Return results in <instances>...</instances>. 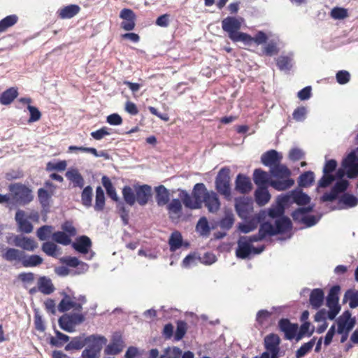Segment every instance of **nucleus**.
Returning a JSON list of instances; mask_svg holds the SVG:
<instances>
[{"label":"nucleus","instance_id":"1","mask_svg":"<svg viewBox=\"0 0 358 358\" xmlns=\"http://www.w3.org/2000/svg\"><path fill=\"white\" fill-rule=\"evenodd\" d=\"M287 226L288 222L285 219L277 221L276 226H273L269 221H265L261 223L257 234L241 237L243 238H245L246 241L252 245L253 242L262 241L267 236H274L278 234H282L285 228Z\"/></svg>","mask_w":358,"mask_h":358},{"label":"nucleus","instance_id":"2","mask_svg":"<svg viewBox=\"0 0 358 358\" xmlns=\"http://www.w3.org/2000/svg\"><path fill=\"white\" fill-rule=\"evenodd\" d=\"M208 192L205 185L201 182L194 186L192 195L185 190H181L179 196L185 207L190 209H199L202 207L203 199Z\"/></svg>","mask_w":358,"mask_h":358},{"label":"nucleus","instance_id":"3","mask_svg":"<svg viewBox=\"0 0 358 358\" xmlns=\"http://www.w3.org/2000/svg\"><path fill=\"white\" fill-rule=\"evenodd\" d=\"M243 19L234 16H228L222 20V29L228 37L234 43L243 42L249 38V34L239 31L241 28Z\"/></svg>","mask_w":358,"mask_h":358},{"label":"nucleus","instance_id":"4","mask_svg":"<svg viewBox=\"0 0 358 358\" xmlns=\"http://www.w3.org/2000/svg\"><path fill=\"white\" fill-rule=\"evenodd\" d=\"M8 190L13 199L20 205H27L34 199L32 190L27 185L20 182L9 185Z\"/></svg>","mask_w":358,"mask_h":358},{"label":"nucleus","instance_id":"5","mask_svg":"<svg viewBox=\"0 0 358 358\" xmlns=\"http://www.w3.org/2000/svg\"><path fill=\"white\" fill-rule=\"evenodd\" d=\"M287 205V202L282 201L280 200V195L278 196L276 200V203L275 205H272L269 208L267 209L266 211H264L263 213H267L268 216L274 220V224H272L273 226H276V222L278 220H281L285 219L288 222V226L285 228L283 231V234L292 229V223L291 220L285 216V206Z\"/></svg>","mask_w":358,"mask_h":358},{"label":"nucleus","instance_id":"6","mask_svg":"<svg viewBox=\"0 0 358 358\" xmlns=\"http://www.w3.org/2000/svg\"><path fill=\"white\" fill-rule=\"evenodd\" d=\"M355 143L358 145V133L355 137ZM347 171V177L350 179L358 176V147L352 150L342 161Z\"/></svg>","mask_w":358,"mask_h":358},{"label":"nucleus","instance_id":"7","mask_svg":"<svg viewBox=\"0 0 358 358\" xmlns=\"http://www.w3.org/2000/svg\"><path fill=\"white\" fill-rule=\"evenodd\" d=\"M85 320V315L79 313H64L58 320L59 327L67 332L72 333L77 325Z\"/></svg>","mask_w":358,"mask_h":358},{"label":"nucleus","instance_id":"8","mask_svg":"<svg viewBox=\"0 0 358 358\" xmlns=\"http://www.w3.org/2000/svg\"><path fill=\"white\" fill-rule=\"evenodd\" d=\"M230 169L227 167L222 168L215 178V188L217 191L226 199L231 196Z\"/></svg>","mask_w":358,"mask_h":358},{"label":"nucleus","instance_id":"9","mask_svg":"<svg viewBox=\"0 0 358 358\" xmlns=\"http://www.w3.org/2000/svg\"><path fill=\"white\" fill-rule=\"evenodd\" d=\"M337 165V162L335 159L326 160L322 170L323 176L317 183L318 188L327 187L335 180L333 173L336 171Z\"/></svg>","mask_w":358,"mask_h":358},{"label":"nucleus","instance_id":"10","mask_svg":"<svg viewBox=\"0 0 358 358\" xmlns=\"http://www.w3.org/2000/svg\"><path fill=\"white\" fill-rule=\"evenodd\" d=\"M280 200L287 202V204L295 203L297 205L303 206L309 203L310 198L307 194L303 192L301 189H295L285 194L280 195Z\"/></svg>","mask_w":358,"mask_h":358},{"label":"nucleus","instance_id":"11","mask_svg":"<svg viewBox=\"0 0 358 358\" xmlns=\"http://www.w3.org/2000/svg\"><path fill=\"white\" fill-rule=\"evenodd\" d=\"M125 348V343L120 332L116 331L113 334L110 341L105 349L104 353L106 355H117Z\"/></svg>","mask_w":358,"mask_h":358},{"label":"nucleus","instance_id":"12","mask_svg":"<svg viewBox=\"0 0 358 358\" xmlns=\"http://www.w3.org/2000/svg\"><path fill=\"white\" fill-rule=\"evenodd\" d=\"M336 323L338 334H342L344 331L350 332L355 326L356 319L352 317L351 312L347 310L337 318Z\"/></svg>","mask_w":358,"mask_h":358},{"label":"nucleus","instance_id":"13","mask_svg":"<svg viewBox=\"0 0 358 358\" xmlns=\"http://www.w3.org/2000/svg\"><path fill=\"white\" fill-rule=\"evenodd\" d=\"M348 186L349 182L347 180H338L330 192H326L322 196L321 201L323 202L334 201L339 194L347 189Z\"/></svg>","mask_w":358,"mask_h":358},{"label":"nucleus","instance_id":"14","mask_svg":"<svg viewBox=\"0 0 358 358\" xmlns=\"http://www.w3.org/2000/svg\"><path fill=\"white\" fill-rule=\"evenodd\" d=\"M136 193V201L141 206H145L152 196V187L148 185H136L134 186Z\"/></svg>","mask_w":358,"mask_h":358},{"label":"nucleus","instance_id":"15","mask_svg":"<svg viewBox=\"0 0 358 358\" xmlns=\"http://www.w3.org/2000/svg\"><path fill=\"white\" fill-rule=\"evenodd\" d=\"M236 210L242 219H247L253 209V203L250 199L243 197L236 200Z\"/></svg>","mask_w":358,"mask_h":358},{"label":"nucleus","instance_id":"16","mask_svg":"<svg viewBox=\"0 0 358 358\" xmlns=\"http://www.w3.org/2000/svg\"><path fill=\"white\" fill-rule=\"evenodd\" d=\"M107 338L102 335L92 334L87 336L85 346L91 350L101 353L103 346L107 343Z\"/></svg>","mask_w":358,"mask_h":358},{"label":"nucleus","instance_id":"17","mask_svg":"<svg viewBox=\"0 0 358 358\" xmlns=\"http://www.w3.org/2000/svg\"><path fill=\"white\" fill-rule=\"evenodd\" d=\"M63 298L59 302L57 309L60 313H65L71 309H73L76 311H80L81 306L76 303L74 296L63 293Z\"/></svg>","mask_w":358,"mask_h":358},{"label":"nucleus","instance_id":"18","mask_svg":"<svg viewBox=\"0 0 358 358\" xmlns=\"http://www.w3.org/2000/svg\"><path fill=\"white\" fill-rule=\"evenodd\" d=\"M15 220L17 224L20 231L25 234H29L33 231V225L27 220L24 210L19 209L16 211Z\"/></svg>","mask_w":358,"mask_h":358},{"label":"nucleus","instance_id":"19","mask_svg":"<svg viewBox=\"0 0 358 358\" xmlns=\"http://www.w3.org/2000/svg\"><path fill=\"white\" fill-rule=\"evenodd\" d=\"M13 245L27 251H34L38 247L33 238L22 236H13Z\"/></svg>","mask_w":358,"mask_h":358},{"label":"nucleus","instance_id":"20","mask_svg":"<svg viewBox=\"0 0 358 358\" xmlns=\"http://www.w3.org/2000/svg\"><path fill=\"white\" fill-rule=\"evenodd\" d=\"M280 331L284 332L285 337L287 340H292L296 334L298 325L292 324L288 319L282 318L278 322Z\"/></svg>","mask_w":358,"mask_h":358},{"label":"nucleus","instance_id":"21","mask_svg":"<svg viewBox=\"0 0 358 358\" xmlns=\"http://www.w3.org/2000/svg\"><path fill=\"white\" fill-rule=\"evenodd\" d=\"M203 203L210 213H217L220 208V201L218 195L214 191H209L203 199Z\"/></svg>","mask_w":358,"mask_h":358},{"label":"nucleus","instance_id":"22","mask_svg":"<svg viewBox=\"0 0 358 358\" xmlns=\"http://www.w3.org/2000/svg\"><path fill=\"white\" fill-rule=\"evenodd\" d=\"M282 158L281 154L275 150H271L262 155L261 162L264 166L270 167L271 169V167L280 162Z\"/></svg>","mask_w":358,"mask_h":358},{"label":"nucleus","instance_id":"23","mask_svg":"<svg viewBox=\"0 0 358 358\" xmlns=\"http://www.w3.org/2000/svg\"><path fill=\"white\" fill-rule=\"evenodd\" d=\"M252 185L250 178L239 173L236 178L235 189L241 194H247L252 189Z\"/></svg>","mask_w":358,"mask_h":358},{"label":"nucleus","instance_id":"24","mask_svg":"<svg viewBox=\"0 0 358 358\" xmlns=\"http://www.w3.org/2000/svg\"><path fill=\"white\" fill-rule=\"evenodd\" d=\"M92 246L90 238L86 236H79L75 242L72 243V247L76 251L82 254H87Z\"/></svg>","mask_w":358,"mask_h":358},{"label":"nucleus","instance_id":"25","mask_svg":"<svg viewBox=\"0 0 358 358\" xmlns=\"http://www.w3.org/2000/svg\"><path fill=\"white\" fill-rule=\"evenodd\" d=\"M24 252L14 248H6L2 254V258L7 262H20L22 263Z\"/></svg>","mask_w":358,"mask_h":358},{"label":"nucleus","instance_id":"26","mask_svg":"<svg viewBox=\"0 0 358 358\" xmlns=\"http://www.w3.org/2000/svg\"><path fill=\"white\" fill-rule=\"evenodd\" d=\"M156 202L159 206L166 205L170 200V193L165 186L161 185L155 188Z\"/></svg>","mask_w":358,"mask_h":358},{"label":"nucleus","instance_id":"27","mask_svg":"<svg viewBox=\"0 0 358 358\" xmlns=\"http://www.w3.org/2000/svg\"><path fill=\"white\" fill-rule=\"evenodd\" d=\"M85 334H82L78 336H75L66 345L64 350L66 351L80 350L83 349L86 344Z\"/></svg>","mask_w":358,"mask_h":358},{"label":"nucleus","instance_id":"28","mask_svg":"<svg viewBox=\"0 0 358 358\" xmlns=\"http://www.w3.org/2000/svg\"><path fill=\"white\" fill-rule=\"evenodd\" d=\"M255 199L259 206L266 205L271 199V194L266 187H257L255 192Z\"/></svg>","mask_w":358,"mask_h":358},{"label":"nucleus","instance_id":"29","mask_svg":"<svg viewBox=\"0 0 358 358\" xmlns=\"http://www.w3.org/2000/svg\"><path fill=\"white\" fill-rule=\"evenodd\" d=\"M236 256L241 259H246L252 253V245L246 241L245 238L241 237L238 241Z\"/></svg>","mask_w":358,"mask_h":358},{"label":"nucleus","instance_id":"30","mask_svg":"<svg viewBox=\"0 0 358 358\" xmlns=\"http://www.w3.org/2000/svg\"><path fill=\"white\" fill-rule=\"evenodd\" d=\"M271 174L275 178L284 179L285 178H290L292 174L291 171L285 164H275L270 169Z\"/></svg>","mask_w":358,"mask_h":358},{"label":"nucleus","instance_id":"31","mask_svg":"<svg viewBox=\"0 0 358 358\" xmlns=\"http://www.w3.org/2000/svg\"><path fill=\"white\" fill-rule=\"evenodd\" d=\"M64 262L70 267L78 268V271H76L77 274L84 273L89 268V266L86 263L80 262L77 257H66L64 259Z\"/></svg>","mask_w":358,"mask_h":358},{"label":"nucleus","instance_id":"32","mask_svg":"<svg viewBox=\"0 0 358 358\" xmlns=\"http://www.w3.org/2000/svg\"><path fill=\"white\" fill-rule=\"evenodd\" d=\"M37 284L38 291L43 294H50L55 290V287L51 280L46 276L40 277L38 280Z\"/></svg>","mask_w":358,"mask_h":358},{"label":"nucleus","instance_id":"33","mask_svg":"<svg viewBox=\"0 0 358 358\" xmlns=\"http://www.w3.org/2000/svg\"><path fill=\"white\" fill-rule=\"evenodd\" d=\"M270 185L277 191H285L294 184V180L291 178L273 180L269 182Z\"/></svg>","mask_w":358,"mask_h":358},{"label":"nucleus","instance_id":"34","mask_svg":"<svg viewBox=\"0 0 358 358\" xmlns=\"http://www.w3.org/2000/svg\"><path fill=\"white\" fill-rule=\"evenodd\" d=\"M66 177L73 182L74 187L83 188L84 186V178L76 169H69L66 172Z\"/></svg>","mask_w":358,"mask_h":358},{"label":"nucleus","instance_id":"35","mask_svg":"<svg viewBox=\"0 0 358 358\" xmlns=\"http://www.w3.org/2000/svg\"><path fill=\"white\" fill-rule=\"evenodd\" d=\"M276 64L280 71H289L293 66V55H280L277 59Z\"/></svg>","mask_w":358,"mask_h":358},{"label":"nucleus","instance_id":"36","mask_svg":"<svg viewBox=\"0 0 358 358\" xmlns=\"http://www.w3.org/2000/svg\"><path fill=\"white\" fill-rule=\"evenodd\" d=\"M269 175L261 169H257L253 173V181L257 187H266L268 182Z\"/></svg>","mask_w":358,"mask_h":358},{"label":"nucleus","instance_id":"37","mask_svg":"<svg viewBox=\"0 0 358 358\" xmlns=\"http://www.w3.org/2000/svg\"><path fill=\"white\" fill-rule=\"evenodd\" d=\"M38 198L43 210L45 213L49 211L50 207L51 194L44 188L38 189Z\"/></svg>","mask_w":358,"mask_h":358},{"label":"nucleus","instance_id":"38","mask_svg":"<svg viewBox=\"0 0 358 358\" xmlns=\"http://www.w3.org/2000/svg\"><path fill=\"white\" fill-rule=\"evenodd\" d=\"M324 292L321 289H314L310 295V303L315 309L319 308L323 303Z\"/></svg>","mask_w":358,"mask_h":358},{"label":"nucleus","instance_id":"39","mask_svg":"<svg viewBox=\"0 0 358 358\" xmlns=\"http://www.w3.org/2000/svg\"><path fill=\"white\" fill-rule=\"evenodd\" d=\"M43 262V258L39 255H27L25 253H24L22 265L24 268L35 267L41 264Z\"/></svg>","mask_w":358,"mask_h":358},{"label":"nucleus","instance_id":"40","mask_svg":"<svg viewBox=\"0 0 358 358\" xmlns=\"http://www.w3.org/2000/svg\"><path fill=\"white\" fill-rule=\"evenodd\" d=\"M349 301V306L350 308H355L358 307V290L349 289L343 296V303H345Z\"/></svg>","mask_w":358,"mask_h":358},{"label":"nucleus","instance_id":"41","mask_svg":"<svg viewBox=\"0 0 358 358\" xmlns=\"http://www.w3.org/2000/svg\"><path fill=\"white\" fill-rule=\"evenodd\" d=\"M80 11V7L77 5L71 4L65 6L59 10V16L62 19H70L74 17Z\"/></svg>","mask_w":358,"mask_h":358},{"label":"nucleus","instance_id":"42","mask_svg":"<svg viewBox=\"0 0 358 358\" xmlns=\"http://www.w3.org/2000/svg\"><path fill=\"white\" fill-rule=\"evenodd\" d=\"M280 338L278 335L271 334L264 338V347L266 351L279 350Z\"/></svg>","mask_w":358,"mask_h":358},{"label":"nucleus","instance_id":"43","mask_svg":"<svg viewBox=\"0 0 358 358\" xmlns=\"http://www.w3.org/2000/svg\"><path fill=\"white\" fill-rule=\"evenodd\" d=\"M313 210V206H309L308 207L299 208L292 213V217L295 222L299 223L303 222L308 213Z\"/></svg>","mask_w":358,"mask_h":358},{"label":"nucleus","instance_id":"44","mask_svg":"<svg viewBox=\"0 0 358 358\" xmlns=\"http://www.w3.org/2000/svg\"><path fill=\"white\" fill-rule=\"evenodd\" d=\"M315 181V174L311 171H308L301 174L298 178V185L301 187L311 186Z\"/></svg>","mask_w":358,"mask_h":358},{"label":"nucleus","instance_id":"45","mask_svg":"<svg viewBox=\"0 0 358 358\" xmlns=\"http://www.w3.org/2000/svg\"><path fill=\"white\" fill-rule=\"evenodd\" d=\"M17 90L10 87L1 94L0 103L3 105H8L17 96Z\"/></svg>","mask_w":358,"mask_h":358},{"label":"nucleus","instance_id":"46","mask_svg":"<svg viewBox=\"0 0 358 358\" xmlns=\"http://www.w3.org/2000/svg\"><path fill=\"white\" fill-rule=\"evenodd\" d=\"M196 231L203 237H208L210 233V227L206 217H201L196 225Z\"/></svg>","mask_w":358,"mask_h":358},{"label":"nucleus","instance_id":"47","mask_svg":"<svg viewBox=\"0 0 358 358\" xmlns=\"http://www.w3.org/2000/svg\"><path fill=\"white\" fill-rule=\"evenodd\" d=\"M182 237L181 234L176 231L173 232L169 238V244L170 246V250L175 252L182 245Z\"/></svg>","mask_w":358,"mask_h":358},{"label":"nucleus","instance_id":"48","mask_svg":"<svg viewBox=\"0 0 358 358\" xmlns=\"http://www.w3.org/2000/svg\"><path fill=\"white\" fill-rule=\"evenodd\" d=\"M101 181L108 196L116 202L119 201L120 199L117 195L116 190L113 187L110 180L107 176H103Z\"/></svg>","mask_w":358,"mask_h":358},{"label":"nucleus","instance_id":"49","mask_svg":"<svg viewBox=\"0 0 358 358\" xmlns=\"http://www.w3.org/2000/svg\"><path fill=\"white\" fill-rule=\"evenodd\" d=\"M339 203L343 204L345 208H354L358 205V197L344 193L339 199Z\"/></svg>","mask_w":358,"mask_h":358},{"label":"nucleus","instance_id":"50","mask_svg":"<svg viewBox=\"0 0 358 358\" xmlns=\"http://www.w3.org/2000/svg\"><path fill=\"white\" fill-rule=\"evenodd\" d=\"M55 336H52L50 339V344L55 347H62L65 343L70 340V337L58 330L55 331Z\"/></svg>","mask_w":358,"mask_h":358},{"label":"nucleus","instance_id":"51","mask_svg":"<svg viewBox=\"0 0 358 358\" xmlns=\"http://www.w3.org/2000/svg\"><path fill=\"white\" fill-rule=\"evenodd\" d=\"M105 206V195L103 189L99 186L96 189L95 204L94 208L96 211H102Z\"/></svg>","mask_w":358,"mask_h":358},{"label":"nucleus","instance_id":"52","mask_svg":"<svg viewBox=\"0 0 358 358\" xmlns=\"http://www.w3.org/2000/svg\"><path fill=\"white\" fill-rule=\"evenodd\" d=\"M234 223V216L233 213L231 210H226L224 217L219 222V226L222 229L229 230L232 227Z\"/></svg>","mask_w":358,"mask_h":358},{"label":"nucleus","instance_id":"53","mask_svg":"<svg viewBox=\"0 0 358 358\" xmlns=\"http://www.w3.org/2000/svg\"><path fill=\"white\" fill-rule=\"evenodd\" d=\"M268 40V36L262 31H258L254 37L249 35V38H246L243 41V43L245 45H250L252 42L257 45H262L266 43Z\"/></svg>","mask_w":358,"mask_h":358},{"label":"nucleus","instance_id":"54","mask_svg":"<svg viewBox=\"0 0 358 358\" xmlns=\"http://www.w3.org/2000/svg\"><path fill=\"white\" fill-rule=\"evenodd\" d=\"M122 193L124 202L130 206H134L136 202L134 188L126 185L122 188Z\"/></svg>","mask_w":358,"mask_h":358},{"label":"nucleus","instance_id":"55","mask_svg":"<svg viewBox=\"0 0 358 358\" xmlns=\"http://www.w3.org/2000/svg\"><path fill=\"white\" fill-rule=\"evenodd\" d=\"M182 204L178 199H173L170 203H167V210L171 218H173L172 215L179 216L182 213Z\"/></svg>","mask_w":358,"mask_h":358},{"label":"nucleus","instance_id":"56","mask_svg":"<svg viewBox=\"0 0 358 358\" xmlns=\"http://www.w3.org/2000/svg\"><path fill=\"white\" fill-rule=\"evenodd\" d=\"M42 250L48 256L57 257L59 254V248L52 242L47 241L43 243Z\"/></svg>","mask_w":358,"mask_h":358},{"label":"nucleus","instance_id":"57","mask_svg":"<svg viewBox=\"0 0 358 358\" xmlns=\"http://www.w3.org/2000/svg\"><path fill=\"white\" fill-rule=\"evenodd\" d=\"M316 338L314 337L308 342L303 343L296 351V358H301L308 353L315 344Z\"/></svg>","mask_w":358,"mask_h":358},{"label":"nucleus","instance_id":"58","mask_svg":"<svg viewBox=\"0 0 358 358\" xmlns=\"http://www.w3.org/2000/svg\"><path fill=\"white\" fill-rule=\"evenodd\" d=\"M18 17L16 15H8L0 20V33L5 31L8 28L17 23Z\"/></svg>","mask_w":358,"mask_h":358},{"label":"nucleus","instance_id":"59","mask_svg":"<svg viewBox=\"0 0 358 358\" xmlns=\"http://www.w3.org/2000/svg\"><path fill=\"white\" fill-rule=\"evenodd\" d=\"M341 288L339 285L333 286L327 296V306L331 304H338V293Z\"/></svg>","mask_w":358,"mask_h":358},{"label":"nucleus","instance_id":"60","mask_svg":"<svg viewBox=\"0 0 358 358\" xmlns=\"http://www.w3.org/2000/svg\"><path fill=\"white\" fill-rule=\"evenodd\" d=\"M92 188L91 186L85 187L81 194V202L86 208L92 206Z\"/></svg>","mask_w":358,"mask_h":358},{"label":"nucleus","instance_id":"61","mask_svg":"<svg viewBox=\"0 0 358 358\" xmlns=\"http://www.w3.org/2000/svg\"><path fill=\"white\" fill-rule=\"evenodd\" d=\"M52 239L57 243L68 245L71 243V238L64 231H56L52 234Z\"/></svg>","mask_w":358,"mask_h":358},{"label":"nucleus","instance_id":"62","mask_svg":"<svg viewBox=\"0 0 358 358\" xmlns=\"http://www.w3.org/2000/svg\"><path fill=\"white\" fill-rule=\"evenodd\" d=\"M117 209L124 225H127L129 223V210L126 208L124 203L120 200L117 201Z\"/></svg>","mask_w":358,"mask_h":358},{"label":"nucleus","instance_id":"63","mask_svg":"<svg viewBox=\"0 0 358 358\" xmlns=\"http://www.w3.org/2000/svg\"><path fill=\"white\" fill-rule=\"evenodd\" d=\"M53 227L50 225H43L39 227L36 231V236L40 241H45L49 238Z\"/></svg>","mask_w":358,"mask_h":358},{"label":"nucleus","instance_id":"64","mask_svg":"<svg viewBox=\"0 0 358 358\" xmlns=\"http://www.w3.org/2000/svg\"><path fill=\"white\" fill-rule=\"evenodd\" d=\"M278 51L277 42L271 40L264 46L263 53L266 56H272L277 54Z\"/></svg>","mask_w":358,"mask_h":358}]
</instances>
